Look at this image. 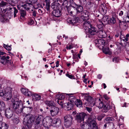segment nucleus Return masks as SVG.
<instances>
[{"label":"nucleus","mask_w":129,"mask_h":129,"mask_svg":"<svg viewBox=\"0 0 129 129\" xmlns=\"http://www.w3.org/2000/svg\"><path fill=\"white\" fill-rule=\"evenodd\" d=\"M35 118L33 115L27 114L24 118L23 123L24 125H27L29 127H32V123L34 122Z\"/></svg>","instance_id":"nucleus-1"},{"label":"nucleus","mask_w":129,"mask_h":129,"mask_svg":"<svg viewBox=\"0 0 129 129\" xmlns=\"http://www.w3.org/2000/svg\"><path fill=\"white\" fill-rule=\"evenodd\" d=\"M12 107L13 110L17 114H18L22 112V102L21 100L15 101L13 103Z\"/></svg>","instance_id":"nucleus-2"},{"label":"nucleus","mask_w":129,"mask_h":129,"mask_svg":"<svg viewBox=\"0 0 129 129\" xmlns=\"http://www.w3.org/2000/svg\"><path fill=\"white\" fill-rule=\"evenodd\" d=\"M85 95L84 99L83 101L84 102L83 103L86 106L87 105H91V106H93L95 105V102L94 100L86 93L83 94Z\"/></svg>","instance_id":"nucleus-3"},{"label":"nucleus","mask_w":129,"mask_h":129,"mask_svg":"<svg viewBox=\"0 0 129 129\" xmlns=\"http://www.w3.org/2000/svg\"><path fill=\"white\" fill-rule=\"evenodd\" d=\"M72 114L74 116L75 119L77 122L79 123L83 121L84 118L86 116V114L84 113H78L75 111L73 112Z\"/></svg>","instance_id":"nucleus-4"},{"label":"nucleus","mask_w":129,"mask_h":129,"mask_svg":"<svg viewBox=\"0 0 129 129\" xmlns=\"http://www.w3.org/2000/svg\"><path fill=\"white\" fill-rule=\"evenodd\" d=\"M5 53L0 51V62L3 64H5L6 63H10L9 56L4 55Z\"/></svg>","instance_id":"nucleus-5"},{"label":"nucleus","mask_w":129,"mask_h":129,"mask_svg":"<svg viewBox=\"0 0 129 129\" xmlns=\"http://www.w3.org/2000/svg\"><path fill=\"white\" fill-rule=\"evenodd\" d=\"M43 121V116L41 115H39L36 119L35 128L36 129L42 126Z\"/></svg>","instance_id":"nucleus-6"},{"label":"nucleus","mask_w":129,"mask_h":129,"mask_svg":"<svg viewBox=\"0 0 129 129\" xmlns=\"http://www.w3.org/2000/svg\"><path fill=\"white\" fill-rule=\"evenodd\" d=\"M88 126H92V129H98V125L95 120L90 118H88L87 121Z\"/></svg>","instance_id":"nucleus-7"},{"label":"nucleus","mask_w":129,"mask_h":129,"mask_svg":"<svg viewBox=\"0 0 129 129\" xmlns=\"http://www.w3.org/2000/svg\"><path fill=\"white\" fill-rule=\"evenodd\" d=\"M7 10H8V12L9 14L8 15L13 16V12H14V17H16L17 14L18 12V10L15 7L9 8H7Z\"/></svg>","instance_id":"nucleus-8"},{"label":"nucleus","mask_w":129,"mask_h":129,"mask_svg":"<svg viewBox=\"0 0 129 129\" xmlns=\"http://www.w3.org/2000/svg\"><path fill=\"white\" fill-rule=\"evenodd\" d=\"M88 32L86 33L87 37L89 38L90 37V35H94L97 33L96 28L92 26L88 29Z\"/></svg>","instance_id":"nucleus-9"},{"label":"nucleus","mask_w":129,"mask_h":129,"mask_svg":"<svg viewBox=\"0 0 129 129\" xmlns=\"http://www.w3.org/2000/svg\"><path fill=\"white\" fill-rule=\"evenodd\" d=\"M59 111V109L55 106H52L50 108V114L52 116H55L57 115Z\"/></svg>","instance_id":"nucleus-10"},{"label":"nucleus","mask_w":129,"mask_h":129,"mask_svg":"<svg viewBox=\"0 0 129 129\" xmlns=\"http://www.w3.org/2000/svg\"><path fill=\"white\" fill-rule=\"evenodd\" d=\"M89 13L88 11H84L81 13L80 16L83 20L85 21L89 19Z\"/></svg>","instance_id":"nucleus-11"},{"label":"nucleus","mask_w":129,"mask_h":129,"mask_svg":"<svg viewBox=\"0 0 129 129\" xmlns=\"http://www.w3.org/2000/svg\"><path fill=\"white\" fill-rule=\"evenodd\" d=\"M52 125L55 127H58L61 125V121L59 118H54L52 119Z\"/></svg>","instance_id":"nucleus-12"},{"label":"nucleus","mask_w":129,"mask_h":129,"mask_svg":"<svg viewBox=\"0 0 129 129\" xmlns=\"http://www.w3.org/2000/svg\"><path fill=\"white\" fill-rule=\"evenodd\" d=\"M3 95L1 96H3L6 98L7 100H8L11 99L12 97L11 93L10 91H8V89L4 90L3 92Z\"/></svg>","instance_id":"nucleus-13"},{"label":"nucleus","mask_w":129,"mask_h":129,"mask_svg":"<svg viewBox=\"0 0 129 129\" xmlns=\"http://www.w3.org/2000/svg\"><path fill=\"white\" fill-rule=\"evenodd\" d=\"M107 8L105 4H101L99 7V10L102 14L104 15L107 12Z\"/></svg>","instance_id":"nucleus-14"},{"label":"nucleus","mask_w":129,"mask_h":129,"mask_svg":"<svg viewBox=\"0 0 129 129\" xmlns=\"http://www.w3.org/2000/svg\"><path fill=\"white\" fill-rule=\"evenodd\" d=\"M13 114V112L10 109V108H7L5 111V116L8 119L12 117Z\"/></svg>","instance_id":"nucleus-15"},{"label":"nucleus","mask_w":129,"mask_h":129,"mask_svg":"<svg viewBox=\"0 0 129 129\" xmlns=\"http://www.w3.org/2000/svg\"><path fill=\"white\" fill-rule=\"evenodd\" d=\"M21 90L22 93L26 96H30L33 94L32 92L29 91L27 89L22 88L21 89Z\"/></svg>","instance_id":"nucleus-16"},{"label":"nucleus","mask_w":129,"mask_h":129,"mask_svg":"<svg viewBox=\"0 0 129 129\" xmlns=\"http://www.w3.org/2000/svg\"><path fill=\"white\" fill-rule=\"evenodd\" d=\"M73 4H74L75 5V8L76 9H75L76 10V12H77V15L79 14L81 12H82L83 10V7L80 5H78L75 4V3H73Z\"/></svg>","instance_id":"nucleus-17"},{"label":"nucleus","mask_w":129,"mask_h":129,"mask_svg":"<svg viewBox=\"0 0 129 129\" xmlns=\"http://www.w3.org/2000/svg\"><path fill=\"white\" fill-rule=\"evenodd\" d=\"M83 21V27L85 30L88 29L91 27L92 25L91 24L90 22L88 20Z\"/></svg>","instance_id":"nucleus-18"},{"label":"nucleus","mask_w":129,"mask_h":129,"mask_svg":"<svg viewBox=\"0 0 129 129\" xmlns=\"http://www.w3.org/2000/svg\"><path fill=\"white\" fill-rule=\"evenodd\" d=\"M75 5L74 4H71V6L67 8V10L69 13L71 14H72L74 15H76L75 13L76 12V10L75 9Z\"/></svg>","instance_id":"nucleus-19"},{"label":"nucleus","mask_w":129,"mask_h":129,"mask_svg":"<svg viewBox=\"0 0 129 129\" xmlns=\"http://www.w3.org/2000/svg\"><path fill=\"white\" fill-rule=\"evenodd\" d=\"M79 21V17L76 16L74 17L72 19H69L68 20L69 22L73 25H75Z\"/></svg>","instance_id":"nucleus-20"},{"label":"nucleus","mask_w":129,"mask_h":129,"mask_svg":"<svg viewBox=\"0 0 129 129\" xmlns=\"http://www.w3.org/2000/svg\"><path fill=\"white\" fill-rule=\"evenodd\" d=\"M119 25L120 28H122L124 29L125 30L128 28V25L126 23V22L120 21L119 23Z\"/></svg>","instance_id":"nucleus-21"},{"label":"nucleus","mask_w":129,"mask_h":129,"mask_svg":"<svg viewBox=\"0 0 129 129\" xmlns=\"http://www.w3.org/2000/svg\"><path fill=\"white\" fill-rule=\"evenodd\" d=\"M21 6L23 8L25 9L28 10L31 8H32L34 6L30 3H26L23 5H22Z\"/></svg>","instance_id":"nucleus-22"},{"label":"nucleus","mask_w":129,"mask_h":129,"mask_svg":"<svg viewBox=\"0 0 129 129\" xmlns=\"http://www.w3.org/2000/svg\"><path fill=\"white\" fill-rule=\"evenodd\" d=\"M53 15L55 17H58L61 15V12L60 10L59 9L54 10L52 12Z\"/></svg>","instance_id":"nucleus-23"},{"label":"nucleus","mask_w":129,"mask_h":129,"mask_svg":"<svg viewBox=\"0 0 129 129\" xmlns=\"http://www.w3.org/2000/svg\"><path fill=\"white\" fill-rule=\"evenodd\" d=\"M103 107V109L102 110V112H107L109 109H111L112 108L111 106L108 103H107L106 105H104Z\"/></svg>","instance_id":"nucleus-24"},{"label":"nucleus","mask_w":129,"mask_h":129,"mask_svg":"<svg viewBox=\"0 0 129 129\" xmlns=\"http://www.w3.org/2000/svg\"><path fill=\"white\" fill-rule=\"evenodd\" d=\"M9 125L6 123L2 121L0 123V128L1 129H8Z\"/></svg>","instance_id":"nucleus-25"},{"label":"nucleus","mask_w":129,"mask_h":129,"mask_svg":"<svg viewBox=\"0 0 129 129\" xmlns=\"http://www.w3.org/2000/svg\"><path fill=\"white\" fill-rule=\"evenodd\" d=\"M44 103L47 105L49 107L51 106V107L52 106H54L55 105L54 102L52 101H45Z\"/></svg>","instance_id":"nucleus-26"},{"label":"nucleus","mask_w":129,"mask_h":129,"mask_svg":"<svg viewBox=\"0 0 129 129\" xmlns=\"http://www.w3.org/2000/svg\"><path fill=\"white\" fill-rule=\"evenodd\" d=\"M32 107H22L21 109H22V112H21V113H23V112H28L32 109Z\"/></svg>","instance_id":"nucleus-27"},{"label":"nucleus","mask_w":129,"mask_h":129,"mask_svg":"<svg viewBox=\"0 0 129 129\" xmlns=\"http://www.w3.org/2000/svg\"><path fill=\"white\" fill-rule=\"evenodd\" d=\"M73 104L69 102L67 103L66 106V108L68 110H69L72 109L73 108Z\"/></svg>","instance_id":"nucleus-28"},{"label":"nucleus","mask_w":129,"mask_h":129,"mask_svg":"<svg viewBox=\"0 0 129 129\" xmlns=\"http://www.w3.org/2000/svg\"><path fill=\"white\" fill-rule=\"evenodd\" d=\"M123 20L125 22H129V12L126 13L125 15L123 17Z\"/></svg>","instance_id":"nucleus-29"},{"label":"nucleus","mask_w":129,"mask_h":129,"mask_svg":"<svg viewBox=\"0 0 129 129\" xmlns=\"http://www.w3.org/2000/svg\"><path fill=\"white\" fill-rule=\"evenodd\" d=\"M64 120L72 121L73 119L72 116L70 115H68L64 117Z\"/></svg>","instance_id":"nucleus-30"},{"label":"nucleus","mask_w":129,"mask_h":129,"mask_svg":"<svg viewBox=\"0 0 129 129\" xmlns=\"http://www.w3.org/2000/svg\"><path fill=\"white\" fill-rule=\"evenodd\" d=\"M69 100L70 101V103L74 104L76 101V99L74 96H70L69 98Z\"/></svg>","instance_id":"nucleus-31"},{"label":"nucleus","mask_w":129,"mask_h":129,"mask_svg":"<svg viewBox=\"0 0 129 129\" xmlns=\"http://www.w3.org/2000/svg\"><path fill=\"white\" fill-rule=\"evenodd\" d=\"M98 27L101 30H102L103 29L104 25L102 21H100L99 23H98L97 25Z\"/></svg>","instance_id":"nucleus-32"},{"label":"nucleus","mask_w":129,"mask_h":129,"mask_svg":"<svg viewBox=\"0 0 129 129\" xmlns=\"http://www.w3.org/2000/svg\"><path fill=\"white\" fill-rule=\"evenodd\" d=\"M75 104L76 106L77 107H80L81 106L82 104V101L79 100H76V101Z\"/></svg>","instance_id":"nucleus-33"},{"label":"nucleus","mask_w":129,"mask_h":129,"mask_svg":"<svg viewBox=\"0 0 129 129\" xmlns=\"http://www.w3.org/2000/svg\"><path fill=\"white\" fill-rule=\"evenodd\" d=\"M103 51L105 54H111L109 48L108 47L103 48Z\"/></svg>","instance_id":"nucleus-34"},{"label":"nucleus","mask_w":129,"mask_h":129,"mask_svg":"<svg viewBox=\"0 0 129 129\" xmlns=\"http://www.w3.org/2000/svg\"><path fill=\"white\" fill-rule=\"evenodd\" d=\"M45 1L46 2V8L48 11L50 10V2L48 0H46Z\"/></svg>","instance_id":"nucleus-35"},{"label":"nucleus","mask_w":129,"mask_h":129,"mask_svg":"<svg viewBox=\"0 0 129 129\" xmlns=\"http://www.w3.org/2000/svg\"><path fill=\"white\" fill-rule=\"evenodd\" d=\"M72 121H69L64 120V125L67 128L70 127Z\"/></svg>","instance_id":"nucleus-36"},{"label":"nucleus","mask_w":129,"mask_h":129,"mask_svg":"<svg viewBox=\"0 0 129 129\" xmlns=\"http://www.w3.org/2000/svg\"><path fill=\"white\" fill-rule=\"evenodd\" d=\"M5 106L4 103L2 101H0V110H4L5 109Z\"/></svg>","instance_id":"nucleus-37"},{"label":"nucleus","mask_w":129,"mask_h":129,"mask_svg":"<svg viewBox=\"0 0 129 129\" xmlns=\"http://www.w3.org/2000/svg\"><path fill=\"white\" fill-rule=\"evenodd\" d=\"M20 13L21 14L20 17L21 18H22L21 17H24L26 14V11L25 10H21L20 11Z\"/></svg>","instance_id":"nucleus-38"},{"label":"nucleus","mask_w":129,"mask_h":129,"mask_svg":"<svg viewBox=\"0 0 129 129\" xmlns=\"http://www.w3.org/2000/svg\"><path fill=\"white\" fill-rule=\"evenodd\" d=\"M108 23L114 24L116 22L115 19L114 17L111 18L108 21Z\"/></svg>","instance_id":"nucleus-39"},{"label":"nucleus","mask_w":129,"mask_h":129,"mask_svg":"<svg viewBox=\"0 0 129 129\" xmlns=\"http://www.w3.org/2000/svg\"><path fill=\"white\" fill-rule=\"evenodd\" d=\"M114 120L113 118L112 117H107L105 119L104 121L105 122H108L109 123L110 121H113Z\"/></svg>","instance_id":"nucleus-40"},{"label":"nucleus","mask_w":129,"mask_h":129,"mask_svg":"<svg viewBox=\"0 0 129 129\" xmlns=\"http://www.w3.org/2000/svg\"><path fill=\"white\" fill-rule=\"evenodd\" d=\"M33 98L34 99H35L36 100H39L40 99L41 96L37 94H35Z\"/></svg>","instance_id":"nucleus-41"},{"label":"nucleus","mask_w":129,"mask_h":129,"mask_svg":"<svg viewBox=\"0 0 129 129\" xmlns=\"http://www.w3.org/2000/svg\"><path fill=\"white\" fill-rule=\"evenodd\" d=\"M95 101L94 103L96 107L100 106L99 105L100 103L102 102V101L101 100V99H97Z\"/></svg>","instance_id":"nucleus-42"},{"label":"nucleus","mask_w":129,"mask_h":129,"mask_svg":"<svg viewBox=\"0 0 129 129\" xmlns=\"http://www.w3.org/2000/svg\"><path fill=\"white\" fill-rule=\"evenodd\" d=\"M100 34V38H104L105 37V33L104 31H103L102 30H100V31H99Z\"/></svg>","instance_id":"nucleus-43"},{"label":"nucleus","mask_w":129,"mask_h":129,"mask_svg":"<svg viewBox=\"0 0 129 129\" xmlns=\"http://www.w3.org/2000/svg\"><path fill=\"white\" fill-rule=\"evenodd\" d=\"M104 114L102 113L98 115L97 118L98 120L100 121L105 116Z\"/></svg>","instance_id":"nucleus-44"},{"label":"nucleus","mask_w":129,"mask_h":129,"mask_svg":"<svg viewBox=\"0 0 129 129\" xmlns=\"http://www.w3.org/2000/svg\"><path fill=\"white\" fill-rule=\"evenodd\" d=\"M35 4V5L33 7H34L35 9H38L39 8H40L41 9H42V5L40 4H37L36 3Z\"/></svg>","instance_id":"nucleus-45"},{"label":"nucleus","mask_w":129,"mask_h":129,"mask_svg":"<svg viewBox=\"0 0 129 129\" xmlns=\"http://www.w3.org/2000/svg\"><path fill=\"white\" fill-rule=\"evenodd\" d=\"M52 5H54V6L55 7V10L58 9V6L59 5V4L57 3V2H54L52 3Z\"/></svg>","instance_id":"nucleus-46"},{"label":"nucleus","mask_w":129,"mask_h":129,"mask_svg":"<svg viewBox=\"0 0 129 129\" xmlns=\"http://www.w3.org/2000/svg\"><path fill=\"white\" fill-rule=\"evenodd\" d=\"M12 120L14 123L15 124H18L19 121V120L17 118H12Z\"/></svg>","instance_id":"nucleus-47"},{"label":"nucleus","mask_w":129,"mask_h":129,"mask_svg":"<svg viewBox=\"0 0 129 129\" xmlns=\"http://www.w3.org/2000/svg\"><path fill=\"white\" fill-rule=\"evenodd\" d=\"M57 97H59V98H57L58 100H63L64 98V96L62 94H58L57 95Z\"/></svg>","instance_id":"nucleus-48"},{"label":"nucleus","mask_w":129,"mask_h":129,"mask_svg":"<svg viewBox=\"0 0 129 129\" xmlns=\"http://www.w3.org/2000/svg\"><path fill=\"white\" fill-rule=\"evenodd\" d=\"M4 47L7 50L10 51L11 50V48L10 46H7V45H5V44H4Z\"/></svg>","instance_id":"nucleus-49"},{"label":"nucleus","mask_w":129,"mask_h":129,"mask_svg":"<svg viewBox=\"0 0 129 129\" xmlns=\"http://www.w3.org/2000/svg\"><path fill=\"white\" fill-rule=\"evenodd\" d=\"M57 103H58V104L60 105L61 106L62 108H63V102L62 101V100H57Z\"/></svg>","instance_id":"nucleus-50"},{"label":"nucleus","mask_w":129,"mask_h":129,"mask_svg":"<svg viewBox=\"0 0 129 129\" xmlns=\"http://www.w3.org/2000/svg\"><path fill=\"white\" fill-rule=\"evenodd\" d=\"M102 39L98 40L96 41V44H98V46H101V44L102 42Z\"/></svg>","instance_id":"nucleus-51"},{"label":"nucleus","mask_w":129,"mask_h":129,"mask_svg":"<svg viewBox=\"0 0 129 129\" xmlns=\"http://www.w3.org/2000/svg\"><path fill=\"white\" fill-rule=\"evenodd\" d=\"M7 4V2H4V1H2L1 3H0V5L1 7H4V6H6Z\"/></svg>","instance_id":"nucleus-52"},{"label":"nucleus","mask_w":129,"mask_h":129,"mask_svg":"<svg viewBox=\"0 0 129 129\" xmlns=\"http://www.w3.org/2000/svg\"><path fill=\"white\" fill-rule=\"evenodd\" d=\"M62 5L64 6L65 7H67L68 5V2L67 1V0L64 1L63 3L62 4Z\"/></svg>","instance_id":"nucleus-53"},{"label":"nucleus","mask_w":129,"mask_h":129,"mask_svg":"<svg viewBox=\"0 0 129 129\" xmlns=\"http://www.w3.org/2000/svg\"><path fill=\"white\" fill-rule=\"evenodd\" d=\"M25 126H23L21 129H31V127H29L27 125H24Z\"/></svg>","instance_id":"nucleus-54"},{"label":"nucleus","mask_w":129,"mask_h":129,"mask_svg":"<svg viewBox=\"0 0 129 129\" xmlns=\"http://www.w3.org/2000/svg\"><path fill=\"white\" fill-rule=\"evenodd\" d=\"M4 90H3L2 88L1 87V85L0 84V96H2L3 95V92Z\"/></svg>","instance_id":"nucleus-55"},{"label":"nucleus","mask_w":129,"mask_h":129,"mask_svg":"<svg viewBox=\"0 0 129 129\" xmlns=\"http://www.w3.org/2000/svg\"><path fill=\"white\" fill-rule=\"evenodd\" d=\"M108 17L107 16H105L102 18V20L103 21L105 22L106 21H107L108 19Z\"/></svg>","instance_id":"nucleus-56"},{"label":"nucleus","mask_w":129,"mask_h":129,"mask_svg":"<svg viewBox=\"0 0 129 129\" xmlns=\"http://www.w3.org/2000/svg\"><path fill=\"white\" fill-rule=\"evenodd\" d=\"M100 106H97V107H98L99 109H100L102 108L104 106V104L102 102L101 103H100V105H99Z\"/></svg>","instance_id":"nucleus-57"},{"label":"nucleus","mask_w":129,"mask_h":129,"mask_svg":"<svg viewBox=\"0 0 129 129\" xmlns=\"http://www.w3.org/2000/svg\"><path fill=\"white\" fill-rule=\"evenodd\" d=\"M118 58L117 57H114L113 59V61L116 62L118 61Z\"/></svg>","instance_id":"nucleus-58"},{"label":"nucleus","mask_w":129,"mask_h":129,"mask_svg":"<svg viewBox=\"0 0 129 129\" xmlns=\"http://www.w3.org/2000/svg\"><path fill=\"white\" fill-rule=\"evenodd\" d=\"M73 47V45H69V46H67L66 47V48L67 49H70L72 48Z\"/></svg>","instance_id":"nucleus-59"},{"label":"nucleus","mask_w":129,"mask_h":129,"mask_svg":"<svg viewBox=\"0 0 129 129\" xmlns=\"http://www.w3.org/2000/svg\"><path fill=\"white\" fill-rule=\"evenodd\" d=\"M86 108L87 110L89 113L92 110V108H91L86 107Z\"/></svg>","instance_id":"nucleus-60"},{"label":"nucleus","mask_w":129,"mask_h":129,"mask_svg":"<svg viewBox=\"0 0 129 129\" xmlns=\"http://www.w3.org/2000/svg\"><path fill=\"white\" fill-rule=\"evenodd\" d=\"M125 38V41H128L129 39V34H126Z\"/></svg>","instance_id":"nucleus-61"},{"label":"nucleus","mask_w":129,"mask_h":129,"mask_svg":"<svg viewBox=\"0 0 129 129\" xmlns=\"http://www.w3.org/2000/svg\"><path fill=\"white\" fill-rule=\"evenodd\" d=\"M7 8L4 9V7H3V9H2V13H5V12H6V11H7V13H8V10H7Z\"/></svg>","instance_id":"nucleus-62"},{"label":"nucleus","mask_w":129,"mask_h":129,"mask_svg":"<svg viewBox=\"0 0 129 129\" xmlns=\"http://www.w3.org/2000/svg\"><path fill=\"white\" fill-rule=\"evenodd\" d=\"M66 75L68 77H69V78L71 79H72L73 78V76L69 74H66Z\"/></svg>","instance_id":"nucleus-63"},{"label":"nucleus","mask_w":129,"mask_h":129,"mask_svg":"<svg viewBox=\"0 0 129 129\" xmlns=\"http://www.w3.org/2000/svg\"><path fill=\"white\" fill-rule=\"evenodd\" d=\"M34 23V21L32 20H30L29 22V24L30 25H32Z\"/></svg>","instance_id":"nucleus-64"}]
</instances>
